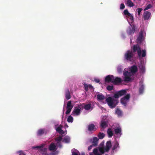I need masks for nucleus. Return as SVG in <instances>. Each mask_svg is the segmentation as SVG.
Segmentation results:
<instances>
[{"label": "nucleus", "instance_id": "obj_1", "mask_svg": "<svg viewBox=\"0 0 155 155\" xmlns=\"http://www.w3.org/2000/svg\"><path fill=\"white\" fill-rule=\"evenodd\" d=\"M138 70V68L136 65H133L130 68V72L128 71L125 69L124 71L123 75L124 81L125 82H130L133 80L131 77L132 76L133 74L136 72Z\"/></svg>", "mask_w": 155, "mask_h": 155}, {"label": "nucleus", "instance_id": "obj_2", "mask_svg": "<svg viewBox=\"0 0 155 155\" xmlns=\"http://www.w3.org/2000/svg\"><path fill=\"white\" fill-rule=\"evenodd\" d=\"M130 50L134 54L135 52H137L139 57H144L146 55V50H143L141 51L140 47L138 44L133 45Z\"/></svg>", "mask_w": 155, "mask_h": 155}, {"label": "nucleus", "instance_id": "obj_3", "mask_svg": "<svg viewBox=\"0 0 155 155\" xmlns=\"http://www.w3.org/2000/svg\"><path fill=\"white\" fill-rule=\"evenodd\" d=\"M124 59L127 61L133 62L135 60V54L130 50H128L124 55Z\"/></svg>", "mask_w": 155, "mask_h": 155}, {"label": "nucleus", "instance_id": "obj_4", "mask_svg": "<svg viewBox=\"0 0 155 155\" xmlns=\"http://www.w3.org/2000/svg\"><path fill=\"white\" fill-rule=\"evenodd\" d=\"M107 104L111 108H114L118 103V100L111 97H108L106 99Z\"/></svg>", "mask_w": 155, "mask_h": 155}, {"label": "nucleus", "instance_id": "obj_5", "mask_svg": "<svg viewBox=\"0 0 155 155\" xmlns=\"http://www.w3.org/2000/svg\"><path fill=\"white\" fill-rule=\"evenodd\" d=\"M126 93L127 91L126 90H121L115 94H114V98L118 99V98H119V97L125 95L126 94Z\"/></svg>", "mask_w": 155, "mask_h": 155}, {"label": "nucleus", "instance_id": "obj_6", "mask_svg": "<svg viewBox=\"0 0 155 155\" xmlns=\"http://www.w3.org/2000/svg\"><path fill=\"white\" fill-rule=\"evenodd\" d=\"M130 98V94H127L124 97L121 98L120 100L121 103L122 104L124 105V106H126L127 105V101L129 100Z\"/></svg>", "mask_w": 155, "mask_h": 155}, {"label": "nucleus", "instance_id": "obj_7", "mask_svg": "<svg viewBox=\"0 0 155 155\" xmlns=\"http://www.w3.org/2000/svg\"><path fill=\"white\" fill-rule=\"evenodd\" d=\"M81 108L80 106H78V107H75L74 110L72 112L73 115L78 116L81 113Z\"/></svg>", "mask_w": 155, "mask_h": 155}, {"label": "nucleus", "instance_id": "obj_8", "mask_svg": "<svg viewBox=\"0 0 155 155\" xmlns=\"http://www.w3.org/2000/svg\"><path fill=\"white\" fill-rule=\"evenodd\" d=\"M135 30V26L134 25H133L132 26L129 27L127 30V32L128 35H131V34H133Z\"/></svg>", "mask_w": 155, "mask_h": 155}, {"label": "nucleus", "instance_id": "obj_9", "mask_svg": "<svg viewBox=\"0 0 155 155\" xmlns=\"http://www.w3.org/2000/svg\"><path fill=\"white\" fill-rule=\"evenodd\" d=\"M143 34L142 31L139 32L138 36L137 39V42L138 44H140L143 41Z\"/></svg>", "mask_w": 155, "mask_h": 155}, {"label": "nucleus", "instance_id": "obj_10", "mask_svg": "<svg viewBox=\"0 0 155 155\" xmlns=\"http://www.w3.org/2000/svg\"><path fill=\"white\" fill-rule=\"evenodd\" d=\"M111 147V141L110 140L107 141L106 143L105 146L104 147L105 151L106 152H108Z\"/></svg>", "mask_w": 155, "mask_h": 155}, {"label": "nucleus", "instance_id": "obj_11", "mask_svg": "<svg viewBox=\"0 0 155 155\" xmlns=\"http://www.w3.org/2000/svg\"><path fill=\"white\" fill-rule=\"evenodd\" d=\"M151 13L148 11H145L143 13V17L144 20H148L150 18Z\"/></svg>", "mask_w": 155, "mask_h": 155}, {"label": "nucleus", "instance_id": "obj_12", "mask_svg": "<svg viewBox=\"0 0 155 155\" xmlns=\"http://www.w3.org/2000/svg\"><path fill=\"white\" fill-rule=\"evenodd\" d=\"M88 130L90 132L96 130L95 125L93 124H91L87 126Z\"/></svg>", "mask_w": 155, "mask_h": 155}, {"label": "nucleus", "instance_id": "obj_13", "mask_svg": "<svg viewBox=\"0 0 155 155\" xmlns=\"http://www.w3.org/2000/svg\"><path fill=\"white\" fill-rule=\"evenodd\" d=\"M114 76L113 75H109L106 77L105 78V81L106 82H111L114 79Z\"/></svg>", "mask_w": 155, "mask_h": 155}, {"label": "nucleus", "instance_id": "obj_14", "mask_svg": "<svg viewBox=\"0 0 155 155\" xmlns=\"http://www.w3.org/2000/svg\"><path fill=\"white\" fill-rule=\"evenodd\" d=\"M122 82V80L120 78L116 77L114 78V79L112 81V83L115 84H117L118 83H120Z\"/></svg>", "mask_w": 155, "mask_h": 155}, {"label": "nucleus", "instance_id": "obj_15", "mask_svg": "<svg viewBox=\"0 0 155 155\" xmlns=\"http://www.w3.org/2000/svg\"><path fill=\"white\" fill-rule=\"evenodd\" d=\"M63 126L61 125H60L58 127H57L56 130L60 134H64V131L61 129L63 128Z\"/></svg>", "mask_w": 155, "mask_h": 155}, {"label": "nucleus", "instance_id": "obj_16", "mask_svg": "<svg viewBox=\"0 0 155 155\" xmlns=\"http://www.w3.org/2000/svg\"><path fill=\"white\" fill-rule=\"evenodd\" d=\"M115 134L116 135H119L120 136L121 134V129L120 127H117L114 129Z\"/></svg>", "mask_w": 155, "mask_h": 155}, {"label": "nucleus", "instance_id": "obj_17", "mask_svg": "<svg viewBox=\"0 0 155 155\" xmlns=\"http://www.w3.org/2000/svg\"><path fill=\"white\" fill-rule=\"evenodd\" d=\"M65 96L66 99L67 100H69L71 98L70 93L68 89H67L65 90Z\"/></svg>", "mask_w": 155, "mask_h": 155}, {"label": "nucleus", "instance_id": "obj_18", "mask_svg": "<svg viewBox=\"0 0 155 155\" xmlns=\"http://www.w3.org/2000/svg\"><path fill=\"white\" fill-rule=\"evenodd\" d=\"M101 126L103 128H105L107 126V122L104 119H102L101 121Z\"/></svg>", "mask_w": 155, "mask_h": 155}, {"label": "nucleus", "instance_id": "obj_19", "mask_svg": "<svg viewBox=\"0 0 155 155\" xmlns=\"http://www.w3.org/2000/svg\"><path fill=\"white\" fill-rule=\"evenodd\" d=\"M117 148H119L120 146L119 145V143H118L117 141H116L114 144L113 145V147L112 148V152H114L115 150L117 151Z\"/></svg>", "mask_w": 155, "mask_h": 155}, {"label": "nucleus", "instance_id": "obj_20", "mask_svg": "<svg viewBox=\"0 0 155 155\" xmlns=\"http://www.w3.org/2000/svg\"><path fill=\"white\" fill-rule=\"evenodd\" d=\"M98 140V139L96 137H94L93 138V141L92 143L93 145H94V147H96L97 146Z\"/></svg>", "mask_w": 155, "mask_h": 155}, {"label": "nucleus", "instance_id": "obj_21", "mask_svg": "<svg viewBox=\"0 0 155 155\" xmlns=\"http://www.w3.org/2000/svg\"><path fill=\"white\" fill-rule=\"evenodd\" d=\"M90 155H101V154L98 152V149L95 148L93 150V152L90 153Z\"/></svg>", "mask_w": 155, "mask_h": 155}, {"label": "nucleus", "instance_id": "obj_22", "mask_svg": "<svg viewBox=\"0 0 155 155\" xmlns=\"http://www.w3.org/2000/svg\"><path fill=\"white\" fill-rule=\"evenodd\" d=\"M124 15H127L128 16L130 17L131 19H133V17L132 15L129 12L127 9L125 10L124 11Z\"/></svg>", "mask_w": 155, "mask_h": 155}, {"label": "nucleus", "instance_id": "obj_23", "mask_svg": "<svg viewBox=\"0 0 155 155\" xmlns=\"http://www.w3.org/2000/svg\"><path fill=\"white\" fill-rule=\"evenodd\" d=\"M56 148V146L54 143H52L49 146V149L50 151L54 150Z\"/></svg>", "mask_w": 155, "mask_h": 155}, {"label": "nucleus", "instance_id": "obj_24", "mask_svg": "<svg viewBox=\"0 0 155 155\" xmlns=\"http://www.w3.org/2000/svg\"><path fill=\"white\" fill-rule=\"evenodd\" d=\"M73 107V105L71 104V101H69L67 103L66 108H70L72 109Z\"/></svg>", "mask_w": 155, "mask_h": 155}, {"label": "nucleus", "instance_id": "obj_25", "mask_svg": "<svg viewBox=\"0 0 155 155\" xmlns=\"http://www.w3.org/2000/svg\"><path fill=\"white\" fill-rule=\"evenodd\" d=\"M45 133V131L44 129H39L37 132L38 136H41Z\"/></svg>", "mask_w": 155, "mask_h": 155}, {"label": "nucleus", "instance_id": "obj_26", "mask_svg": "<svg viewBox=\"0 0 155 155\" xmlns=\"http://www.w3.org/2000/svg\"><path fill=\"white\" fill-rule=\"evenodd\" d=\"M140 87L139 88V92L140 94L143 93L144 89V86L142 84H140Z\"/></svg>", "mask_w": 155, "mask_h": 155}, {"label": "nucleus", "instance_id": "obj_27", "mask_svg": "<svg viewBox=\"0 0 155 155\" xmlns=\"http://www.w3.org/2000/svg\"><path fill=\"white\" fill-rule=\"evenodd\" d=\"M127 5L129 7H132L134 6V4L130 0H127Z\"/></svg>", "mask_w": 155, "mask_h": 155}, {"label": "nucleus", "instance_id": "obj_28", "mask_svg": "<svg viewBox=\"0 0 155 155\" xmlns=\"http://www.w3.org/2000/svg\"><path fill=\"white\" fill-rule=\"evenodd\" d=\"M91 107V103H90L86 104L84 105V108L86 110H90Z\"/></svg>", "mask_w": 155, "mask_h": 155}, {"label": "nucleus", "instance_id": "obj_29", "mask_svg": "<svg viewBox=\"0 0 155 155\" xmlns=\"http://www.w3.org/2000/svg\"><path fill=\"white\" fill-rule=\"evenodd\" d=\"M107 134L108 137H111L113 136V132L110 129H108L107 131Z\"/></svg>", "mask_w": 155, "mask_h": 155}, {"label": "nucleus", "instance_id": "obj_30", "mask_svg": "<svg viewBox=\"0 0 155 155\" xmlns=\"http://www.w3.org/2000/svg\"><path fill=\"white\" fill-rule=\"evenodd\" d=\"M97 97L98 100H102L105 98V97L102 94H98L97 95Z\"/></svg>", "mask_w": 155, "mask_h": 155}, {"label": "nucleus", "instance_id": "obj_31", "mask_svg": "<svg viewBox=\"0 0 155 155\" xmlns=\"http://www.w3.org/2000/svg\"><path fill=\"white\" fill-rule=\"evenodd\" d=\"M116 113L118 116H120L122 115V112L120 109H117L116 111Z\"/></svg>", "mask_w": 155, "mask_h": 155}, {"label": "nucleus", "instance_id": "obj_32", "mask_svg": "<svg viewBox=\"0 0 155 155\" xmlns=\"http://www.w3.org/2000/svg\"><path fill=\"white\" fill-rule=\"evenodd\" d=\"M105 136V134L101 132H99L98 134V137L99 139H102Z\"/></svg>", "mask_w": 155, "mask_h": 155}, {"label": "nucleus", "instance_id": "obj_33", "mask_svg": "<svg viewBox=\"0 0 155 155\" xmlns=\"http://www.w3.org/2000/svg\"><path fill=\"white\" fill-rule=\"evenodd\" d=\"M70 140V138L67 136H65L64 137L63 139V141L65 143H69Z\"/></svg>", "mask_w": 155, "mask_h": 155}, {"label": "nucleus", "instance_id": "obj_34", "mask_svg": "<svg viewBox=\"0 0 155 155\" xmlns=\"http://www.w3.org/2000/svg\"><path fill=\"white\" fill-rule=\"evenodd\" d=\"M73 117L72 116H69L67 119L68 122L69 123H72L73 122Z\"/></svg>", "mask_w": 155, "mask_h": 155}, {"label": "nucleus", "instance_id": "obj_35", "mask_svg": "<svg viewBox=\"0 0 155 155\" xmlns=\"http://www.w3.org/2000/svg\"><path fill=\"white\" fill-rule=\"evenodd\" d=\"M45 144H41L39 146H37L35 147H32V149H35V148H39L40 149L41 148H43Z\"/></svg>", "mask_w": 155, "mask_h": 155}, {"label": "nucleus", "instance_id": "obj_36", "mask_svg": "<svg viewBox=\"0 0 155 155\" xmlns=\"http://www.w3.org/2000/svg\"><path fill=\"white\" fill-rule=\"evenodd\" d=\"M152 7V5L151 4H149L144 9V10L146 11L149 9L151 8Z\"/></svg>", "mask_w": 155, "mask_h": 155}, {"label": "nucleus", "instance_id": "obj_37", "mask_svg": "<svg viewBox=\"0 0 155 155\" xmlns=\"http://www.w3.org/2000/svg\"><path fill=\"white\" fill-rule=\"evenodd\" d=\"M139 68L141 70V71L142 73H143L145 72V70L144 67L143 65L140 66L139 67Z\"/></svg>", "mask_w": 155, "mask_h": 155}, {"label": "nucleus", "instance_id": "obj_38", "mask_svg": "<svg viewBox=\"0 0 155 155\" xmlns=\"http://www.w3.org/2000/svg\"><path fill=\"white\" fill-rule=\"evenodd\" d=\"M113 86L112 85H108L107 87V89L109 91H111L113 89Z\"/></svg>", "mask_w": 155, "mask_h": 155}, {"label": "nucleus", "instance_id": "obj_39", "mask_svg": "<svg viewBox=\"0 0 155 155\" xmlns=\"http://www.w3.org/2000/svg\"><path fill=\"white\" fill-rule=\"evenodd\" d=\"M117 70L118 72L119 73H121L123 71V69L120 67H118L117 68Z\"/></svg>", "mask_w": 155, "mask_h": 155}, {"label": "nucleus", "instance_id": "obj_40", "mask_svg": "<svg viewBox=\"0 0 155 155\" xmlns=\"http://www.w3.org/2000/svg\"><path fill=\"white\" fill-rule=\"evenodd\" d=\"M62 139V138L61 136H59L58 137L55 139V140L56 141L60 142Z\"/></svg>", "mask_w": 155, "mask_h": 155}, {"label": "nucleus", "instance_id": "obj_41", "mask_svg": "<svg viewBox=\"0 0 155 155\" xmlns=\"http://www.w3.org/2000/svg\"><path fill=\"white\" fill-rule=\"evenodd\" d=\"M84 87L85 90L87 91H88V88L89 87L88 85L87 84H84Z\"/></svg>", "mask_w": 155, "mask_h": 155}, {"label": "nucleus", "instance_id": "obj_42", "mask_svg": "<svg viewBox=\"0 0 155 155\" xmlns=\"http://www.w3.org/2000/svg\"><path fill=\"white\" fill-rule=\"evenodd\" d=\"M99 151L102 153H104L105 152H106L105 150L104 147L103 148H100L99 149Z\"/></svg>", "mask_w": 155, "mask_h": 155}, {"label": "nucleus", "instance_id": "obj_43", "mask_svg": "<svg viewBox=\"0 0 155 155\" xmlns=\"http://www.w3.org/2000/svg\"><path fill=\"white\" fill-rule=\"evenodd\" d=\"M142 10V8H138L137 9V12L139 15H140V13Z\"/></svg>", "mask_w": 155, "mask_h": 155}, {"label": "nucleus", "instance_id": "obj_44", "mask_svg": "<svg viewBox=\"0 0 155 155\" xmlns=\"http://www.w3.org/2000/svg\"><path fill=\"white\" fill-rule=\"evenodd\" d=\"M47 150V148H41L40 149V151L41 152H45Z\"/></svg>", "mask_w": 155, "mask_h": 155}, {"label": "nucleus", "instance_id": "obj_45", "mask_svg": "<svg viewBox=\"0 0 155 155\" xmlns=\"http://www.w3.org/2000/svg\"><path fill=\"white\" fill-rule=\"evenodd\" d=\"M67 111L66 112V114H69L70 112H71V111L72 109L70 108H66Z\"/></svg>", "mask_w": 155, "mask_h": 155}, {"label": "nucleus", "instance_id": "obj_46", "mask_svg": "<svg viewBox=\"0 0 155 155\" xmlns=\"http://www.w3.org/2000/svg\"><path fill=\"white\" fill-rule=\"evenodd\" d=\"M125 8V6L124 4L123 3H121L120 4V8L121 9H123Z\"/></svg>", "mask_w": 155, "mask_h": 155}, {"label": "nucleus", "instance_id": "obj_47", "mask_svg": "<svg viewBox=\"0 0 155 155\" xmlns=\"http://www.w3.org/2000/svg\"><path fill=\"white\" fill-rule=\"evenodd\" d=\"M94 146V145H93V144L91 145L88 147V150L89 151Z\"/></svg>", "mask_w": 155, "mask_h": 155}, {"label": "nucleus", "instance_id": "obj_48", "mask_svg": "<svg viewBox=\"0 0 155 155\" xmlns=\"http://www.w3.org/2000/svg\"><path fill=\"white\" fill-rule=\"evenodd\" d=\"M94 80L95 82L97 83H98L100 82V80L99 79H95Z\"/></svg>", "mask_w": 155, "mask_h": 155}, {"label": "nucleus", "instance_id": "obj_49", "mask_svg": "<svg viewBox=\"0 0 155 155\" xmlns=\"http://www.w3.org/2000/svg\"><path fill=\"white\" fill-rule=\"evenodd\" d=\"M72 155H78V153L72 151Z\"/></svg>", "mask_w": 155, "mask_h": 155}, {"label": "nucleus", "instance_id": "obj_50", "mask_svg": "<svg viewBox=\"0 0 155 155\" xmlns=\"http://www.w3.org/2000/svg\"><path fill=\"white\" fill-rule=\"evenodd\" d=\"M42 155H49L48 153L46 152H43L42 153Z\"/></svg>", "mask_w": 155, "mask_h": 155}, {"label": "nucleus", "instance_id": "obj_51", "mask_svg": "<svg viewBox=\"0 0 155 155\" xmlns=\"http://www.w3.org/2000/svg\"><path fill=\"white\" fill-rule=\"evenodd\" d=\"M88 87H89L90 89H92L93 88V87L91 84H89L88 85Z\"/></svg>", "mask_w": 155, "mask_h": 155}, {"label": "nucleus", "instance_id": "obj_52", "mask_svg": "<svg viewBox=\"0 0 155 155\" xmlns=\"http://www.w3.org/2000/svg\"><path fill=\"white\" fill-rule=\"evenodd\" d=\"M81 155H85V153H81Z\"/></svg>", "mask_w": 155, "mask_h": 155}, {"label": "nucleus", "instance_id": "obj_53", "mask_svg": "<svg viewBox=\"0 0 155 155\" xmlns=\"http://www.w3.org/2000/svg\"><path fill=\"white\" fill-rule=\"evenodd\" d=\"M65 127H68V126L67 124L65 125Z\"/></svg>", "mask_w": 155, "mask_h": 155}, {"label": "nucleus", "instance_id": "obj_54", "mask_svg": "<svg viewBox=\"0 0 155 155\" xmlns=\"http://www.w3.org/2000/svg\"><path fill=\"white\" fill-rule=\"evenodd\" d=\"M130 42H131H131H132L131 39H130Z\"/></svg>", "mask_w": 155, "mask_h": 155}]
</instances>
